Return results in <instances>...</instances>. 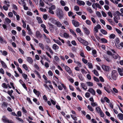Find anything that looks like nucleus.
Segmentation results:
<instances>
[{
  "mask_svg": "<svg viewBox=\"0 0 123 123\" xmlns=\"http://www.w3.org/2000/svg\"><path fill=\"white\" fill-rule=\"evenodd\" d=\"M8 49L12 52L13 53H15V51L12 49L10 47L8 46Z\"/></svg>",
  "mask_w": 123,
  "mask_h": 123,
  "instance_id": "43",
  "label": "nucleus"
},
{
  "mask_svg": "<svg viewBox=\"0 0 123 123\" xmlns=\"http://www.w3.org/2000/svg\"><path fill=\"white\" fill-rule=\"evenodd\" d=\"M27 61L31 64H32L33 62V61L32 59L30 57H27L26 58Z\"/></svg>",
  "mask_w": 123,
  "mask_h": 123,
  "instance_id": "8",
  "label": "nucleus"
},
{
  "mask_svg": "<svg viewBox=\"0 0 123 123\" xmlns=\"http://www.w3.org/2000/svg\"><path fill=\"white\" fill-rule=\"evenodd\" d=\"M39 46L43 50H44V46L43 45L42 43H39Z\"/></svg>",
  "mask_w": 123,
  "mask_h": 123,
  "instance_id": "44",
  "label": "nucleus"
},
{
  "mask_svg": "<svg viewBox=\"0 0 123 123\" xmlns=\"http://www.w3.org/2000/svg\"><path fill=\"white\" fill-rule=\"evenodd\" d=\"M117 75V73L116 71L114 70L112 71V77L113 80H116V79Z\"/></svg>",
  "mask_w": 123,
  "mask_h": 123,
  "instance_id": "4",
  "label": "nucleus"
},
{
  "mask_svg": "<svg viewBox=\"0 0 123 123\" xmlns=\"http://www.w3.org/2000/svg\"><path fill=\"white\" fill-rule=\"evenodd\" d=\"M49 29L50 31L52 32H53V31L54 29V25L51 24L49 23Z\"/></svg>",
  "mask_w": 123,
  "mask_h": 123,
  "instance_id": "23",
  "label": "nucleus"
},
{
  "mask_svg": "<svg viewBox=\"0 0 123 123\" xmlns=\"http://www.w3.org/2000/svg\"><path fill=\"white\" fill-rule=\"evenodd\" d=\"M104 99L106 102L108 103H109L110 102L109 99L107 97H104Z\"/></svg>",
  "mask_w": 123,
  "mask_h": 123,
  "instance_id": "62",
  "label": "nucleus"
},
{
  "mask_svg": "<svg viewBox=\"0 0 123 123\" xmlns=\"http://www.w3.org/2000/svg\"><path fill=\"white\" fill-rule=\"evenodd\" d=\"M115 37V35L113 34H111L109 37V38L111 39H114Z\"/></svg>",
  "mask_w": 123,
  "mask_h": 123,
  "instance_id": "46",
  "label": "nucleus"
},
{
  "mask_svg": "<svg viewBox=\"0 0 123 123\" xmlns=\"http://www.w3.org/2000/svg\"><path fill=\"white\" fill-rule=\"evenodd\" d=\"M101 32L104 35H106L107 34V33L106 31L104 30V29H101Z\"/></svg>",
  "mask_w": 123,
  "mask_h": 123,
  "instance_id": "41",
  "label": "nucleus"
},
{
  "mask_svg": "<svg viewBox=\"0 0 123 123\" xmlns=\"http://www.w3.org/2000/svg\"><path fill=\"white\" fill-rule=\"evenodd\" d=\"M65 70L69 74L72 73V71L70 68L68 66H65Z\"/></svg>",
  "mask_w": 123,
  "mask_h": 123,
  "instance_id": "5",
  "label": "nucleus"
},
{
  "mask_svg": "<svg viewBox=\"0 0 123 123\" xmlns=\"http://www.w3.org/2000/svg\"><path fill=\"white\" fill-rule=\"evenodd\" d=\"M87 65L89 68H93V66L91 63L88 62L87 64Z\"/></svg>",
  "mask_w": 123,
  "mask_h": 123,
  "instance_id": "52",
  "label": "nucleus"
},
{
  "mask_svg": "<svg viewBox=\"0 0 123 123\" xmlns=\"http://www.w3.org/2000/svg\"><path fill=\"white\" fill-rule=\"evenodd\" d=\"M34 93L37 96L39 97L40 94V93L39 91H37L36 89H34L33 90Z\"/></svg>",
  "mask_w": 123,
  "mask_h": 123,
  "instance_id": "15",
  "label": "nucleus"
},
{
  "mask_svg": "<svg viewBox=\"0 0 123 123\" xmlns=\"http://www.w3.org/2000/svg\"><path fill=\"white\" fill-rule=\"evenodd\" d=\"M8 105V104L7 103L4 102L2 104V107H6Z\"/></svg>",
  "mask_w": 123,
  "mask_h": 123,
  "instance_id": "32",
  "label": "nucleus"
},
{
  "mask_svg": "<svg viewBox=\"0 0 123 123\" xmlns=\"http://www.w3.org/2000/svg\"><path fill=\"white\" fill-rule=\"evenodd\" d=\"M92 72H93L94 74L96 76H99V74L98 72L96 70H94Z\"/></svg>",
  "mask_w": 123,
  "mask_h": 123,
  "instance_id": "40",
  "label": "nucleus"
},
{
  "mask_svg": "<svg viewBox=\"0 0 123 123\" xmlns=\"http://www.w3.org/2000/svg\"><path fill=\"white\" fill-rule=\"evenodd\" d=\"M37 19L39 23L41 24L43 23V21L40 17H37Z\"/></svg>",
  "mask_w": 123,
  "mask_h": 123,
  "instance_id": "27",
  "label": "nucleus"
},
{
  "mask_svg": "<svg viewBox=\"0 0 123 123\" xmlns=\"http://www.w3.org/2000/svg\"><path fill=\"white\" fill-rule=\"evenodd\" d=\"M96 111L98 113H99L101 116L102 117H104V114L101 109L99 107H96L95 108Z\"/></svg>",
  "mask_w": 123,
  "mask_h": 123,
  "instance_id": "2",
  "label": "nucleus"
},
{
  "mask_svg": "<svg viewBox=\"0 0 123 123\" xmlns=\"http://www.w3.org/2000/svg\"><path fill=\"white\" fill-rule=\"evenodd\" d=\"M118 71L119 74L121 76L123 75V68H118Z\"/></svg>",
  "mask_w": 123,
  "mask_h": 123,
  "instance_id": "14",
  "label": "nucleus"
},
{
  "mask_svg": "<svg viewBox=\"0 0 123 123\" xmlns=\"http://www.w3.org/2000/svg\"><path fill=\"white\" fill-rule=\"evenodd\" d=\"M117 116L118 118L121 120H123V114L122 113L118 114Z\"/></svg>",
  "mask_w": 123,
  "mask_h": 123,
  "instance_id": "28",
  "label": "nucleus"
},
{
  "mask_svg": "<svg viewBox=\"0 0 123 123\" xmlns=\"http://www.w3.org/2000/svg\"><path fill=\"white\" fill-rule=\"evenodd\" d=\"M5 89H7L8 88V86L7 85H6L5 83H3L1 85Z\"/></svg>",
  "mask_w": 123,
  "mask_h": 123,
  "instance_id": "36",
  "label": "nucleus"
},
{
  "mask_svg": "<svg viewBox=\"0 0 123 123\" xmlns=\"http://www.w3.org/2000/svg\"><path fill=\"white\" fill-rule=\"evenodd\" d=\"M69 56L72 58H73L74 57V55L71 52L69 53Z\"/></svg>",
  "mask_w": 123,
  "mask_h": 123,
  "instance_id": "47",
  "label": "nucleus"
},
{
  "mask_svg": "<svg viewBox=\"0 0 123 123\" xmlns=\"http://www.w3.org/2000/svg\"><path fill=\"white\" fill-rule=\"evenodd\" d=\"M0 52L3 55L5 56H6L8 54L6 50L2 51L1 50H0Z\"/></svg>",
  "mask_w": 123,
  "mask_h": 123,
  "instance_id": "22",
  "label": "nucleus"
},
{
  "mask_svg": "<svg viewBox=\"0 0 123 123\" xmlns=\"http://www.w3.org/2000/svg\"><path fill=\"white\" fill-rule=\"evenodd\" d=\"M102 68L103 70L106 71H109V67L107 66L103 65L102 66Z\"/></svg>",
  "mask_w": 123,
  "mask_h": 123,
  "instance_id": "11",
  "label": "nucleus"
},
{
  "mask_svg": "<svg viewBox=\"0 0 123 123\" xmlns=\"http://www.w3.org/2000/svg\"><path fill=\"white\" fill-rule=\"evenodd\" d=\"M86 23L87 24L89 25H91L92 23L91 21L89 20H86Z\"/></svg>",
  "mask_w": 123,
  "mask_h": 123,
  "instance_id": "53",
  "label": "nucleus"
},
{
  "mask_svg": "<svg viewBox=\"0 0 123 123\" xmlns=\"http://www.w3.org/2000/svg\"><path fill=\"white\" fill-rule=\"evenodd\" d=\"M43 57L49 62H50V61L49 60V59L47 57H46V56H43Z\"/></svg>",
  "mask_w": 123,
  "mask_h": 123,
  "instance_id": "60",
  "label": "nucleus"
},
{
  "mask_svg": "<svg viewBox=\"0 0 123 123\" xmlns=\"http://www.w3.org/2000/svg\"><path fill=\"white\" fill-rule=\"evenodd\" d=\"M78 77L82 81L84 80V78L81 74H80L79 75Z\"/></svg>",
  "mask_w": 123,
  "mask_h": 123,
  "instance_id": "42",
  "label": "nucleus"
},
{
  "mask_svg": "<svg viewBox=\"0 0 123 123\" xmlns=\"http://www.w3.org/2000/svg\"><path fill=\"white\" fill-rule=\"evenodd\" d=\"M113 58L115 59H117V58L119 56V55L117 54H113L112 55Z\"/></svg>",
  "mask_w": 123,
  "mask_h": 123,
  "instance_id": "34",
  "label": "nucleus"
},
{
  "mask_svg": "<svg viewBox=\"0 0 123 123\" xmlns=\"http://www.w3.org/2000/svg\"><path fill=\"white\" fill-rule=\"evenodd\" d=\"M56 14L57 16L60 19L62 17V12L60 9L59 8H58L56 10Z\"/></svg>",
  "mask_w": 123,
  "mask_h": 123,
  "instance_id": "3",
  "label": "nucleus"
},
{
  "mask_svg": "<svg viewBox=\"0 0 123 123\" xmlns=\"http://www.w3.org/2000/svg\"><path fill=\"white\" fill-rule=\"evenodd\" d=\"M88 91L93 95H95V91L92 88H89Z\"/></svg>",
  "mask_w": 123,
  "mask_h": 123,
  "instance_id": "6",
  "label": "nucleus"
},
{
  "mask_svg": "<svg viewBox=\"0 0 123 123\" xmlns=\"http://www.w3.org/2000/svg\"><path fill=\"white\" fill-rule=\"evenodd\" d=\"M74 9L75 11H77L79 10V8L78 6H76L74 7Z\"/></svg>",
  "mask_w": 123,
  "mask_h": 123,
  "instance_id": "63",
  "label": "nucleus"
},
{
  "mask_svg": "<svg viewBox=\"0 0 123 123\" xmlns=\"http://www.w3.org/2000/svg\"><path fill=\"white\" fill-rule=\"evenodd\" d=\"M87 85L88 86L92 87L93 86V83L89 81H87L86 82Z\"/></svg>",
  "mask_w": 123,
  "mask_h": 123,
  "instance_id": "25",
  "label": "nucleus"
},
{
  "mask_svg": "<svg viewBox=\"0 0 123 123\" xmlns=\"http://www.w3.org/2000/svg\"><path fill=\"white\" fill-rule=\"evenodd\" d=\"M120 17H114L113 18V19L115 22L116 23H117L118 22V20H120Z\"/></svg>",
  "mask_w": 123,
  "mask_h": 123,
  "instance_id": "29",
  "label": "nucleus"
},
{
  "mask_svg": "<svg viewBox=\"0 0 123 123\" xmlns=\"http://www.w3.org/2000/svg\"><path fill=\"white\" fill-rule=\"evenodd\" d=\"M68 16L70 17L72 16L73 15V13L71 11H70L68 13Z\"/></svg>",
  "mask_w": 123,
  "mask_h": 123,
  "instance_id": "58",
  "label": "nucleus"
},
{
  "mask_svg": "<svg viewBox=\"0 0 123 123\" xmlns=\"http://www.w3.org/2000/svg\"><path fill=\"white\" fill-rule=\"evenodd\" d=\"M83 29L86 34L88 35L89 34L90 31L86 28L84 27L83 28Z\"/></svg>",
  "mask_w": 123,
  "mask_h": 123,
  "instance_id": "13",
  "label": "nucleus"
},
{
  "mask_svg": "<svg viewBox=\"0 0 123 123\" xmlns=\"http://www.w3.org/2000/svg\"><path fill=\"white\" fill-rule=\"evenodd\" d=\"M0 41H1V43L4 42L6 43V42L5 40H4L3 38L1 36H0Z\"/></svg>",
  "mask_w": 123,
  "mask_h": 123,
  "instance_id": "51",
  "label": "nucleus"
},
{
  "mask_svg": "<svg viewBox=\"0 0 123 123\" xmlns=\"http://www.w3.org/2000/svg\"><path fill=\"white\" fill-rule=\"evenodd\" d=\"M77 2L80 6H81V5L84 6L85 4L84 1L81 0H77Z\"/></svg>",
  "mask_w": 123,
  "mask_h": 123,
  "instance_id": "19",
  "label": "nucleus"
},
{
  "mask_svg": "<svg viewBox=\"0 0 123 123\" xmlns=\"http://www.w3.org/2000/svg\"><path fill=\"white\" fill-rule=\"evenodd\" d=\"M87 108L90 111H93L94 110L93 108L90 105H88L87 106Z\"/></svg>",
  "mask_w": 123,
  "mask_h": 123,
  "instance_id": "45",
  "label": "nucleus"
},
{
  "mask_svg": "<svg viewBox=\"0 0 123 123\" xmlns=\"http://www.w3.org/2000/svg\"><path fill=\"white\" fill-rule=\"evenodd\" d=\"M69 30L70 32L74 35V37H76L77 35L74 31L72 29H69Z\"/></svg>",
  "mask_w": 123,
  "mask_h": 123,
  "instance_id": "31",
  "label": "nucleus"
},
{
  "mask_svg": "<svg viewBox=\"0 0 123 123\" xmlns=\"http://www.w3.org/2000/svg\"><path fill=\"white\" fill-rule=\"evenodd\" d=\"M22 75L23 77L26 81H28V80H27V79L28 77V76L27 75L25 74H22Z\"/></svg>",
  "mask_w": 123,
  "mask_h": 123,
  "instance_id": "38",
  "label": "nucleus"
},
{
  "mask_svg": "<svg viewBox=\"0 0 123 123\" xmlns=\"http://www.w3.org/2000/svg\"><path fill=\"white\" fill-rule=\"evenodd\" d=\"M116 46L117 48L119 49H122L123 48V42H122L120 43H119Z\"/></svg>",
  "mask_w": 123,
  "mask_h": 123,
  "instance_id": "10",
  "label": "nucleus"
},
{
  "mask_svg": "<svg viewBox=\"0 0 123 123\" xmlns=\"http://www.w3.org/2000/svg\"><path fill=\"white\" fill-rule=\"evenodd\" d=\"M23 68L26 70H27L28 69V68L26 65L25 64H24L23 65Z\"/></svg>",
  "mask_w": 123,
  "mask_h": 123,
  "instance_id": "57",
  "label": "nucleus"
},
{
  "mask_svg": "<svg viewBox=\"0 0 123 123\" xmlns=\"http://www.w3.org/2000/svg\"><path fill=\"white\" fill-rule=\"evenodd\" d=\"M81 73L83 74H86L87 73V72L84 69H82L81 70Z\"/></svg>",
  "mask_w": 123,
  "mask_h": 123,
  "instance_id": "61",
  "label": "nucleus"
},
{
  "mask_svg": "<svg viewBox=\"0 0 123 123\" xmlns=\"http://www.w3.org/2000/svg\"><path fill=\"white\" fill-rule=\"evenodd\" d=\"M116 31L120 35H122V32L120 30L116 28Z\"/></svg>",
  "mask_w": 123,
  "mask_h": 123,
  "instance_id": "59",
  "label": "nucleus"
},
{
  "mask_svg": "<svg viewBox=\"0 0 123 123\" xmlns=\"http://www.w3.org/2000/svg\"><path fill=\"white\" fill-rule=\"evenodd\" d=\"M72 23L73 24L75 27H77L79 25V23L74 20H72Z\"/></svg>",
  "mask_w": 123,
  "mask_h": 123,
  "instance_id": "16",
  "label": "nucleus"
},
{
  "mask_svg": "<svg viewBox=\"0 0 123 123\" xmlns=\"http://www.w3.org/2000/svg\"><path fill=\"white\" fill-rule=\"evenodd\" d=\"M54 60L57 62L59 61L60 60L58 57L56 56L54 57Z\"/></svg>",
  "mask_w": 123,
  "mask_h": 123,
  "instance_id": "64",
  "label": "nucleus"
},
{
  "mask_svg": "<svg viewBox=\"0 0 123 123\" xmlns=\"http://www.w3.org/2000/svg\"><path fill=\"white\" fill-rule=\"evenodd\" d=\"M49 12L52 14H54V11L52 10V9H51V8H49Z\"/></svg>",
  "mask_w": 123,
  "mask_h": 123,
  "instance_id": "56",
  "label": "nucleus"
},
{
  "mask_svg": "<svg viewBox=\"0 0 123 123\" xmlns=\"http://www.w3.org/2000/svg\"><path fill=\"white\" fill-rule=\"evenodd\" d=\"M42 35L41 34L40 32L37 31L36 32V36L37 37L41 38L42 37Z\"/></svg>",
  "mask_w": 123,
  "mask_h": 123,
  "instance_id": "12",
  "label": "nucleus"
},
{
  "mask_svg": "<svg viewBox=\"0 0 123 123\" xmlns=\"http://www.w3.org/2000/svg\"><path fill=\"white\" fill-rule=\"evenodd\" d=\"M11 22V20L9 18H6L5 19V21L4 23L6 24H7Z\"/></svg>",
  "mask_w": 123,
  "mask_h": 123,
  "instance_id": "21",
  "label": "nucleus"
},
{
  "mask_svg": "<svg viewBox=\"0 0 123 123\" xmlns=\"http://www.w3.org/2000/svg\"><path fill=\"white\" fill-rule=\"evenodd\" d=\"M22 22L23 24V27L24 28H25L26 26V24L25 22L23 20H22Z\"/></svg>",
  "mask_w": 123,
  "mask_h": 123,
  "instance_id": "49",
  "label": "nucleus"
},
{
  "mask_svg": "<svg viewBox=\"0 0 123 123\" xmlns=\"http://www.w3.org/2000/svg\"><path fill=\"white\" fill-rule=\"evenodd\" d=\"M105 59L108 62H110L111 61V60L110 59V58L108 57L106 55H104L103 56Z\"/></svg>",
  "mask_w": 123,
  "mask_h": 123,
  "instance_id": "17",
  "label": "nucleus"
},
{
  "mask_svg": "<svg viewBox=\"0 0 123 123\" xmlns=\"http://www.w3.org/2000/svg\"><path fill=\"white\" fill-rule=\"evenodd\" d=\"M76 32L79 34L80 36H83V33L81 32V31L79 28H77L76 30Z\"/></svg>",
  "mask_w": 123,
  "mask_h": 123,
  "instance_id": "20",
  "label": "nucleus"
},
{
  "mask_svg": "<svg viewBox=\"0 0 123 123\" xmlns=\"http://www.w3.org/2000/svg\"><path fill=\"white\" fill-rule=\"evenodd\" d=\"M97 53L96 51L95 50H93L92 51V53L93 54V55L94 57H96V54Z\"/></svg>",
  "mask_w": 123,
  "mask_h": 123,
  "instance_id": "39",
  "label": "nucleus"
},
{
  "mask_svg": "<svg viewBox=\"0 0 123 123\" xmlns=\"http://www.w3.org/2000/svg\"><path fill=\"white\" fill-rule=\"evenodd\" d=\"M120 42V40L118 38H117L115 39V45L116 46Z\"/></svg>",
  "mask_w": 123,
  "mask_h": 123,
  "instance_id": "37",
  "label": "nucleus"
},
{
  "mask_svg": "<svg viewBox=\"0 0 123 123\" xmlns=\"http://www.w3.org/2000/svg\"><path fill=\"white\" fill-rule=\"evenodd\" d=\"M0 62L3 67L5 68H7V67L4 61L1 60L0 61Z\"/></svg>",
  "mask_w": 123,
  "mask_h": 123,
  "instance_id": "24",
  "label": "nucleus"
},
{
  "mask_svg": "<svg viewBox=\"0 0 123 123\" xmlns=\"http://www.w3.org/2000/svg\"><path fill=\"white\" fill-rule=\"evenodd\" d=\"M120 12L118 11H117L116 12H114V13L113 14V16L114 17H120Z\"/></svg>",
  "mask_w": 123,
  "mask_h": 123,
  "instance_id": "7",
  "label": "nucleus"
},
{
  "mask_svg": "<svg viewBox=\"0 0 123 123\" xmlns=\"http://www.w3.org/2000/svg\"><path fill=\"white\" fill-rule=\"evenodd\" d=\"M52 48L53 49L55 50L58 49L59 48V46L56 44H54Z\"/></svg>",
  "mask_w": 123,
  "mask_h": 123,
  "instance_id": "26",
  "label": "nucleus"
},
{
  "mask_svg": "<svg viewBox=\"0 0 123 123\" xmlns=\"http://www.w3.org/2000/svg\"><path fill=\"white\" fill-rule=\"evenodd\" d=\"M40 4L41 6H43L44 5V3L43 2L42 0H40Z\"/></svg>",
  "mask_w": 123,
  "mask_h": 123,
  "instance_id": "55",
  "label": "nucleus"
},
{
  "mask_svg": "<svg viewBox=\"0 0 123 123\" xmlns=\"http://www.w3.org/2000/svg\"><path fill=\"white\" fill-rule=\"evenodd\" d=\"M2 120L3 122L5 123H7V122H8V120L7 118L4 116L3 117Z\"/></svg>",
  "mask_w": 123,
  "mask_h": 123,
  "instance_id": "30",
  "label": "nucleus"
},
{
  "mask_svg": "<svg viewBox=\"0 0 123 123\" xmlns=\"http://www.w3.org/2000/svg\"><path fill=\"white\" fill-rule=\"evenodd\" d=\"M26 29L28 31V34L29 35H31L32 34L31 29H30L29 25H27V26Z\"/></svg>",
  "mask_w": 123,
  "mask_h": 123,
  "instance_id": "9",
  "label": "nucleus"
},
{
  "mask_svg": "<svg viewBox=\"0 0 123 123\" xmlns=\"http://www.w3.org/2000/svg\"><path fill=\"white\" fill-rule=\"evenodd\" d=\"M43 35L44 38L45 39H47V42L48 43L50 41V40L48 38H47L45 34H43Z\"/></svg>",
  "mask_w": 123,
  "mask_h": 123,
  "instance_id": "48",
  "label": "nucleus"
},
{
  "mask_svg": "<svg viewBox=\"0 0 123 123\" xmlns=\"http://www.w3.org/2000/svg\"><path fill=\"white\" fill-rule=\"evenodd\" d=\"M55 24L58 27H60L62 26V24L59 21H57L55 23Z\"/></svg>",
  "mask_w": 123,
  "mask_h": 123,
  "instance_id": "33",
  "label": "nucleus"
},
{
  "mask_svg": "<svg viewBox=\"0 0 123 123\" xmlns=\"http://www.w3.org/2000/svg\"><path fill=\"white\" fill-rule=\"evenodd\" d=\"M53 40L55 43H57L59 45H62V43L59 41L56 40L55 39H53Z\"/></svg>",
  "mask_w": 123,
  "mask_h": 123,
  "instance_id": "35",
  "label": "nucleus"
},
{
  "mask_svg": "<svg viewBox=\"0 0 123 123\" xmlns=\"http://www.w3.org/2000/svg\"><path fill=\"white\" fill-rule=\"evenodd\" d=\"M101 41L103 43H107V40L105 38H102L101 39Z\"/></svg>",
  "mask_w": 123,
  "mask_h": 123,
  "instance_id": "50",
  "label": "nucleus"
},
{
  "mask_svg": "<svg viewBox=\"0 0 123 123\" xmlns=\"http://www.w3.org/2000/svg\"><path fill=\"white\" fill-rule=\"evenodd\" d=\"M78 40L84 45L86 46L88 45V43L86 41L84 40L80 37H79L77 38Z\"/></svg>",
  "mask_w": 123,
  "mask_h": 123,
  "instance_id": "1",
  "label": "nucleus"
},
{
  "mask_svg": "<svg viewBox=\"0 0 123 123\" xmlns=\"http://www.w3.org/2000/svg\"><path fill=\"white\" fill-rule=\"evenodd\" d=\"M16 118L21 123H24V121L21 118L17 117H16Z\"/></svg>",
  "mask_w": 123,
  "mask_h": 123,
  "instance_id": "54",
  "label": "nucleus"
},
{
  "mask_svg": "<svg viewBox=\"0 0 123 123\" xmlns=\"http://www.w3.org/2000/svg\"><path fill=\"white\" fill-rule=\"evenodd\" d=\"M80 84L81 87L83 89L86 90L87 89L86 85L84 83H81Z\"/></svg>",
  "mask_w": 123,
  "mask_h": 123,
  "instance_id": "18",
  "label": "nucleus"
}]
</instances>
